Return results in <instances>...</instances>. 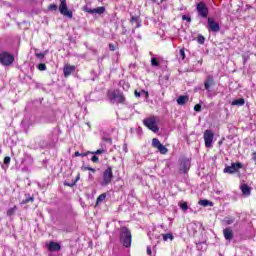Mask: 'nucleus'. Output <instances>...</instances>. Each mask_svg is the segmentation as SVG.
<instances>
[{"mask_svg": "<svg viewBox=\"0 0 256 256\" xmlns=\"http://www.w3.org/2000/svg\"><path fill=\"white\" fill-rule=\"evenodd\" d=\"M74 157H81V153H80L79 151H76V152L74 153Z\"/></svg>", "mask_w": 256, "mask_h": 256, "instance_id": "3c124183", "label": "nucleus"}, {"mask_svg": "<svg viewBox=\"0 0 256 256\" xmlns=\"http://www.w3.org/2000/svg\"><path fill=\"white\" fill-rule=\"evenodd\" d=\"M179 207L180 209H182V211H187L189 209V205L185 201H180Z\"/></svg>", "mask_w": 256, "mask_h": 256, "instance_id": "cd10ccee", "label": "nucleus"}, {"mask_svg": "<svg viewBox=\"0 0 256 256\" xmlns=\"http://www.w3.org/2000/svg\"><path fill=\"white\" fill-rule=\"evenodd\" d=\"M88 171H92V173H95L96 170L94 168L90 167V169Z\"/></svg>", "mask_w": 256, "mask_h": 256, "instance_id": "5fc2aeb1", "label": "nucleus"}, {"mask_svg": "<svg viewBox=\"0 0 256 256\" xmlns=\"http://www.w3.org/2000/svg\"><path fill=\"white\" fill-rule=\"evenodd\" d=\"M143 124L153 133H159V126H157V117H148L143 120Z\"/></svg>", "mask_w": 256, "mask_h": 256, "instance_id": "39448f33", "label": "nucleus"}, {"mask_svg": "<svg viewBox=\"0 0 256 256\" xmlns=\"http://www.w3.org/2000/svg\"><path fill=\"white\" fill-rule=\"evenodd\" d=\"M140 95H144L146 98L149 97V92L141 90Z\"/></svg>", "mask_w": 256, "mask_h": 256, "instance_id": "c03bdc74", "label": "nucleus"}, {"mask_svg": "<svg viewBox=\"0 0 256 256\" xmlns=\"http://www.w3.org/2000/svg\"><path fill=\"white\" fill-rule=\"evenodd\" d=\"M76 181H79V176L76 177Z\"/></svg>", "mask_w": 256, "mask_h": 256, "instance_id": "4d7b16f0", "label": "nucleus"}, {"mask_svg": "<svg viewBox=\"0 0 256 256\" xmlns=\"http://www.w3.org/2000/svg\"><path fill=\"white\" fill-rule=\"evenodd\" d=\"M147 255H152V251H151V247L150 246L147 247Z\"/></svg>", "mask_w": 256, "mask_h": 256, "instance_id": "09e8293b", "label": "nucleus"}, {"mask_svg": "<svg viewBox=\"0 0 256 256\" xmlns=\"http://www.w3.org/2000/svg\"><path fill=\"white\" fill-rule=\"evenodd\" d=\"M92 163H99V157H97L96 154H94L91 158Z\"/></svg>", "mask_w": 256, "mask_h": 256, "instance_id": "a19ab883", "label": "nucleus"}, {"mask_svg": "<svg viewBox=\"0 0 256 256\" xmlns=\"http://www.w3.org/2000/svg\"><path fill=\"white\" fill-rule=\"evenodd\" d=\"M200 245H203V243H198V244H197L198 249H199V246H200Z\"/></svg>", "mask_w": 256, "mask_h": 256, "instance_id": "6e6d98bb", "label": "nucleus"}, {"mask_svg": "<svg viewBox=\"0 0 256 256\" xmlns=\"http://www.w3.org/2000/svg\"><path fill=\"white\" fill-rule=\"evenodd\" d=\"M109 49L110 51H115V49H117V47L115 46V44H109Z\"/></svg>", "mask_w": 256, "mask_h": 256, "instance_id": "a18cd8bd", "label": "nucleus"}, {"mask_svg": "<svg viewBox=\"0 0 256 256\" xmlns=\"http://www.w3.org/2000/svg\"><path fill=\"white\" fill-rule=\"evenodd\" d=\"M89 153H91V152L80 153V157H87V155H89Z\"/></svg>", "mask_w": 256, "mask_h": 256, "instance_id": "8fccbe9b", "label": "nucleus"}, {"mask_svg": "<svg viewBox=\"0 0 256 256\" xmlns=\"http://www.w3.org/2000/svg\"><path fill=\"white\" fill-rule=\"evenodd\" d=\"M163 241H173V239L175 238L173 236V233H167V234H163Z\"/></svg>", "mask_w": 256, "mask_h": 256, "instance_id": "a878e982", "label": "nucleus"}, {"mask_svg": "<svg viewBox=\"0 0 256 256\" xmlns=\"http://www.w3.org/2000/svg\"><path fill=\"white\" fill-rule=\"evenodd\" d=\"M199 205H201L202 207H213V202L207 200V199H204V200H200L198 202Z\"/></svg>", "mask_w": 256, "mask_h": 256, "instance_id": "5701e85b", "label": "nucleus"}, {"mask_svg": "<svg viewBox=\"0 0 256 256\" xmlns=\"http://www.w3.org/2000/svg\"><path fill=\"white\" fill-rule=\"evenodd\" d=\"M231 105L234 107H243V105H245V99L239 98V99L233 100L231 102Z\"/></svg>", "mask_w": 256, "mask_h": 256, "instance_id": "4be33fe9", "label": "nucleus"}, {"mask_svg": "<svg viewBox=\"0 0 256 256\" xmlns=\"http://www.w3.org/2000/svg\"><path fill=\"white\" fill-rule=\"evenodd\" d=\"M48 251H61V245L57 242H50L48 244Z\"/></svg>", "mask_w": 256, "mask_h": 256, "instance_id": "aec40b11", "label": "nucleus"}, {"mask_svg": "<svg viewBox=\"0 0 256 256\" xmlns=\"http://www.w3.org/2000/svg\"><path fill=\"white\" fill-rule=\"evenodd\" d=\"M102 139L103 141H105L106 143H109L110 145L113 144V139H111V137L109 136H103Z\"/></svg>", "mask_w": 256, "mask_h": 256, "instance_id": "473e14b6", "label": "nucleus"}, {"mask_svg": "<svg viewBox=\"0 0 256 256\" xmlns=\"http://www.w3.org/2000/svg\"><path fill=\"white\" fill-rule=\"evenodd\" d=\"M194 111H196L197 113H199L201 111V104H196L194 106Z\"/></svg>", "mask_w": 256, "mask_h": 256, "instance_id": "79ce46f5", "label": "nucleus"}, {"mask_svg": "<svg viewBox=\"0 0 256 256\" xmlns=\"http://www.w3.org/2000/svg\"><path fill=\"white\" fill-rule=\"evenodd\" d=\"M134 95L135 97H141V92L135 90Z\"/></svg>", "mask_w": 256, "mask_h": 256, "instance_id": "de8ad7c7", "label": "nucleus"}, {"mask_svg": "<svg viewBox=\"0 0 256 256\" xmlns=\"http://www.w3.org/2000/svg\"><path fill=\"white\" fill-rule=\"evenodd\" d=\"M38 69L39 71H47V65H45V63H40Z\"/></svg>", "mask_w": 256, "mask_h": 256, "instance_id": "f704fd0d", "label": "nucleus"}, {"mask_svg": "<svg viewBox=\"0 0 256 256\" xmlns=\"http://www.w3.org/2000/svg\"><path fill=\"white\" fill-rule=\"evenodd\" d=\"M58 11L61 15H63V17L73 19V11H71L67 6V0H60Z\"/></svg>", "mask_w": 256, "mask_h": 256, "instance_id": "0eeeda50", "label": "nucleus"}, {"mask_svg": "<svg viewBox=\"0 0 256 256\" xmlns=\"http://www.w3.org/2000/svg\"><path fill=\"white\" fill-rule=\"evenodd\" d=\"M49 11H57V4H50L48 7Z\"/></svg>", "mask_w": 256, "mask_h": 256, "instance_id": "4c0bfd02", "label": "nucleus"}, {"mask_svg": "<svg viewBox=\"0 0 256 256\" xmlns=\"http://www.w3.org/2000/svg\"><path fill=\"white\" fill-rule=\"evenodd\" d=\"M89 169H91V167L85 165L82 166V171H89Z\"/></svg>", "mask_w": 256, "mask_h": 256, "instance_id": "49530a36", "label": "nucleus"}, {"mask_svg": "<svg viewBox=\"0 0 256 256\" xmlns=\"http://www.w3.org/2000/svg\"><path fill=\"white\" fill-rule=\"evenodd\" d=\"M138 21H139V16H132L130 19L131 23H138Z\"/></svg>", "mask_w": 256, "mask_h": 256, "instance_id": "ea45409f", "label": "nucleus"}, {"mask_svg": "<svg viewBox=\"0 0 256 256\" xmlns=\"http://www.w3.org/2000/svg\"><path fill=\"white\" fill-rule=\"evenodd\" d=\"M162 2L165 1V0H161Z\"/></svg>", "mask_w": 256, "mask_h": 256, "instance_id": "0e129e2a", "label": "nucleus"}, {"mask_svg": "<svg viewBox=\"0 0 256 256\" xmlns=\"http://www.w3.org/2000/svg\"><path fill=\"white\" fill-rule=\"evenodd\" d=\"M34 201H35V198L31 196V194L26 193L21 203L22 205H27V203H33Z\"/></svg>", "mask_w": 256, "mask_h": 256, "instance_id": "412c9836", "label": "nucleus"}, {"mask_svg": "<svg viewBox=\"0 0 256 256\" xmlns=\"http://www.w3.org/2000/svg\"><path fill=\"white\" fill-rule=\"evenodd\" d=\"M152 147L157 149L161 155H167V153H169V149H167V147H165V145H163L157 138L152 139Z\"/></svg>", "mask_w": 256, "mask_h": 256, "instance_id": "9b49d317", "label": "nucleus"}, {"mask_svg": "<svg viewBox=\"0 0 256 256\" xmlns=\"http://www.w3.org/2000/svg\"><path fill=\"white\" fill-rule=\"evenodd\" d=\"M22 123H25V120H23Z\"/></svg>", "mask_w": 256, "mask_h": 256, "instance_id": "680f3d73", "label": "nucleus"}, {"mask_svg": "<svg viewBox=\"0 0 256 256\" xmlns=\"http://www.w3.org/2000/svg\"><path fill=\"white\" fill-rule=\"evenodd\" d=\"M211 87H215V78L213 75H208L204 81V89L211 91Z\"/></svg>", "mask_w": 256, "mask_h": 256, "instance_id": "2eb2a0df", "label": "nucleus"}, {"mask_svg": "<svg viewBox=\"0 0 256 256\" xmlns=\"http://www.w3.org/2000/svg\"><path fill=\"white\" fill-rule=\"evenodd\" d=\"M14 61H15V56H13V54L7 51L0 52V63L4 67H9L10 65H13Z\"/></svg>", "mask_w": 256, "mask_h": 256, "instance_id": "20e7f679", "label": "nucleus"}, {"mask_svg": "<svg viewBox=\"0 0 256 256\" xmlns=\"http://www.w3.org/2000/svg\"><path fill=\"white\" fill-rule=\"evenodd\" d=\"M178 169L180 173H187L191 169V159L185 157L180 158Z\"/></svg>", "mask_w": 256, "mask_h": 256, "instance_id": "1a4fd4ad", "label": "nucleus"}, {"mask_svg": "<svg viewBox=\"0 0 256 256\" xmlns=\"http://www.w3.org/2000/svg\"><path fill=\"white\" fill-rule=\"evenodd\" d=\"M83 11H85V13H89L90 15H103V13H105V7L104 6H100L97 8H90L88 6H84L83 7Z\"/></svg>", "mask_w": 256, "mask_h": 256, "instance_id": "ddd939ff", "label": "nucleus"}, {"mask_svg": "<svg viewBox=\"0 0 256 256\" xmlns=\"http://www.w3.org/2000/svg\"><path fill=\"white\" fill-rule=\"evenodd\" d=\"M65 185H67L68 187H71V186H72L71 184H65Z\"/></svg>", "mask_w": 256, "mask_h": 256, "instance_id": "13d9d810", "label": "nucleus"}, {"mask_svg": "<svg viewBox=\"0 0 256 256\" xmlns=\"http://www.w3.org/2000/svg\"><path fill=\"white\" fill-rule=\"evenodd\" d=\"M208 31L212 33H219L221 31V26L211 17L208 18Z\"/></svg>", "mask_w": 256, "mask_h": 256, "instance_id": "4468645a", "label": "nucleus"}, {"mask_svg": "<svg viewBox=\"0 0 256 256\" xmlns=\"http://www.w3.org/2000/svg\"><path fill=\"white\" fill-rule=\"evenodd\" d=\"M223 235L226 241H232L233 240V230L231 227L225 228L223 230Z\"/></svg>", "mask_w": 256, "mask_h": 256, "instance_id": "dca6fc26", "label": "nucleus"}, {"mask_svg": "<svg viewBox=\"0 0 256 256\" xmlns=\"http://www.w3.org/2000/svg\"><path fill=\"white\" fill-rule=\"evenodd\" d=\"M154 3H157V0H152Z\"/></svg>", "mask_w": 256, "mask_h": 256, "instance_id": "bf43d9fd", "label": "nucleus"}, {"mask_svg": "<svg viewBox=\"0 0 256 256\" xmlns=\"http://www.w3.org/2000/svg\"><path fill=\"white\" fill-rule=\"evenodd\" d=\"M15 211H17V206H13L12 208L7 210V216L11 217L13 215H15Z\"/></svg>", "mask_w": 256, "mask_h": 256, "instance_id": "c85d7f7f", "label": "nucleus"}, {"mask_svg": "<svg viewBox=\"0 0 256 256\" xmlns=\"http://www.w3.org/2000/svg\"><path fill=\"white\" fill-rule=\"evenodd\" d=\"M196 11L202 19H207V17H209V8L203 1L196 4Z\"/></svg>", "mask_w": 256, "mask_h": 256, "instance_id": "6e6552de", "label": "nucleus"}, {"mask_svg": "<svg viewBox=\"0 0 256 256\" xmlns=\"http://www.w3.org/2000/svg\"><path fill=\"white\" fill-rule=\"evenodd\" d=\"M106 198H107V194L105 193L100 194L96 200L97 205H99V203H103V201H105Z\"/></svg>", "mask_w": 256, "mask_h": 256, "instance_id": "bb28decb", "label": "nucleus"}, {"mask_svg": "<svg viewBox=\"0 0 256 256\" xmlns=\"http://www.w3.org/2000/svg\"><path fill=\"white\" fill-rule=\"evenodd\" d=\"M239 169H243V163L235 162V163H232L230 166H226L224 168V173H228L229 175H233V173H238Z\"/></svg>", "mask_w": 256, "mask_h": 256, "instance_id": "9d476101", "label": "nucleus"}, {"mask_svg": "<svg viewBox=\"0 0 256 256\" xmlns=\"http://www.w3.org/2000/svg\"><path fill=\"white\" fill-rule=\"evenodd\" d=\"M139 27H141V22H138L136 25V29H139Z\"/></svg>", "mask_w": 256, "mask_h": 256, "instance_id": "864d4df0", "label": "nucleus"}, {"mask_svg": "<svg viewBox=\"0 0 256 256\" xmlns=\"http://www.w3.org/2000/svg\"><path fill=\"white\" fill-rule=\"evenodd\" d=\"M122 149H123L124 153H128L129 152V149L127 148V143L123 144Z\"/></svg>", "mask_w": 256, "mask_h": 256, "instance_id": "37998d69", "label": "nucleus"}, {"mask_svg": "<svg viewBox=\"0 0 256 256\" xmlns=\"http://www.w3.org/2000/svg\"><path fill=\"white\" fill-rule=\"evenodd\" d=\"M198 63H200V65H201V61H198Z\"/></svg>", "mask_w": 256, "mask_h": 256, "instance_id": "052dcab7", "label": "nucleus"}, {"mask_svg": "<svg viewBox=\"0 0 256 256\" xmlns=\"http://www.w3.org/2000/svg\"><path fill=\"white\" fill-rule=\"evenodd\" d=\"M240 190L242 191V195H244V197H249L251 195V187H249L247 184H242L240 186Z\"/></svg>", "mask_w": 256, "mask_h": 256, "instance_id": "a211bd4d", "label": "nucleus"}, {"mask_svg": "<svg viewBox=\"0 0 256 256\" xmlns=\"http://www.w3.org/2000/svg\"><path fill=\"white\" fill-rule=\"evenodd\" d=\"M107 150L105 148L98 149L94 152H91L92 155H102V153H106Z\"/></svg>", "mask_w": 256, "mask_h": 256, "instance_id": "c756f323", "label": "nucleus"}, {"mask_svg": "<svg viewBox=\"0 0 256 256\" xmlns=\"http://www.w3.org/2000/svg\"><path fill=\"white\" fill-rule=\"evenodd\" d=\"M75 71V66H71L69 64H66L63 68L64 77L71 76V73Z\"/></svg>", "mask_w": 256, "mask_h": 256, "instance_id": "f3484780", "label": "nucleus"}, {"mask_svg": "<svg viewBox=\"0 0 256 256\" xmlns=\"http://www.w3.org/2000/svg\"><path fill=\"white\" fill-rule=\"evenodd\" d=\"M226 225H233L235 223V218H225Z\"/></svg>", "mask_w": 256, "mask_h": 256, "instance_id": "72a5a7b5", "label": "nucleus"}, {"mask_svg": "<svg viewBox=\"0 0 256 256\" xmlns=\"http://www.w3.org/2000/svg\"><path fill=\"white\" fill-rule=\"evenodd\" d=\"M133 241V236L131 235V230L129 228L123 226L120 228V243L126 249L131 248V243Z\"/></svg>", "mask_w": 256, "mask_h": 256, "instance_id": "f257e3e1", "label": "nucleus"}, {"mask_svg": "<svg viewBox=\"0 0 256 256\" xmlns=\"http://www.w3.org/2000/svg\"><path fill=\"white\" fill-rule=\"evenodd\" d=\"M9 163H11V157L6 156L4 158V165H6V167H9Z\"/></svg>", "mask_w": 256, "mask_h": 256, "instance_id": "e433bc0d", "label": "nucleus"}, {"mask_svg": "<svg viewBox=\"0 0 256 256\" xmlns=\"http://www.w3.org/2000/svg\"><path fill=\"white\" fill-rule=\"evenodd\" d=\"M108 96L111 103H125V95H123V92L119 90L108 92Z\"/></svg>", "mask_w": 256, "mask_h": 256, "instance_id": "423d86ee", "label": "nucleus"}, {"mask_svg": "<svg viewBox=\"0 0 256 256\" xmlns=\"http://www.w3.org/2000/svg\"><path fill=\"white\" fill-rule=\"evenodd\" d=\"M252 159H253V161L255 162V165H256V152H254V153L252 154Z\"/></svg>", "mask_w": 256, "mask_h": 256, "instance_id": "603ef678", "label": "nucleus"}, {"mask_svg": "<svg viewBox=\"0 0 256 256\" xmlns=\"http://www.w3.org/2000/svg\"><path fill=\"white\" fill-rule=\"evenodd\" d=\"M38 59H45V55H47V52H41L35 54Z\"/></svg>", "mask_w": 256, "mask_h": 256, "instance_id": "c9c22d12", "label": "nucleus"}, {"mask_svg": "<svg viewBox=\"0 0 256 256\" xmlns=\"http://www.w3.org/2000/svg\"><path fill=\"white\" fill-rule=\"evenodd\" d=\"M213 137H215V134L212 130H205L204 132V141H205V147L207 149H210V147L213 146Z\"/></svg>", "mask_w": 256, "mask_h": 256, "instance_id": "f8f14e48", "label": "nucleus"}, {"mask_svg": "<svg viewBox=\"0 0 256 256\" xmlns=\"http://www.w3.org/2000/svg\"><path fill=\"white\" fill-rule=\"evenodd\" d=\"M113 168L108 166L102 173V181L100 182L101 187H107L113 182Z\"/></svg>", "mask_w": 256, "mask_h": 256, "instance_id": "7ed1b4c3", "label": "nucleus"}, {"mask_svg": "<svg viewBox=\"0 0 256 256\" xmlns=\"http://www.w3.org/2000/svg\"><path fill=\"white\" fill-rule=\"evenodd\" d=\"M197 41H198L199 45H203L205 43V36L199 35L197 38Z\"/></svg>", "mask_w": 256, "mask_h": 256, "instance_id": "2f4dec72", "label": "nucleus"}, {"mask_svg": "<svg viewBox=\"0 0 256 256\" xmlns=\"http://www.w3.org/2000/svg\"><path fill=\"white\" fill-rule=\"evenodd\" d=\"M89 177H92V175H91V174H89Z\"/></svg>", "mask_w": 256, "mask_h": 256, "instance_id": "e2e57ef3", "label": "nucleus"}, {"mask_svg": "<svg viewBox=\"0 0 256 256\" xmlns=\"http://www.w3.org/2000/svg\"><path fill=\"white\" fill-rule=\"evenodd\" d=\"M56 121L57 117L55 116V113H52L49 116H46L42 119L43 123H55Z\"/></svg>", "mask_w": 256, "mask_h": 256, "instance_id": "6ab92c4d", "label": "nucleus"}, {"mask_svg": "<svg viewBox=\"0 0 256 256\" xmlns=\"http://www.w3.org/2000/svg\"><path fill=\"white\" fill-rule=\"evenodd\" d=\"M150 63L152 67H159L161 59L157 57H152Z\"/></svg>", "mask_w": 256, "mask_h": 256, "instance_id": "393cba45", "label": "nucleus"}, {"mask_svg": "<svg viewBox=\"0 0 256 256\" xmlns=\"http://www.w3.org/2000/svg\"><path fill=\"white\" fill-rule=\"evenodd\" d=\"M182 21H187V23H191V16L183 15Z\"/></svg>", "mask_w": 256, "mask_h": 256, "instance_id": "58836bf2", "label": "nucleus"}, {"mask_svg": "<svg viewBox=\"0 0 256 256\" xmlns=\"http://www.w3.org/2000/svg\"><path fill=\"white\" fill-rule=\"evenodd\" d=\"M178 57H180L182 61H185V48L180 49Z\"/></svg>", "mask_w": 256, "mask_h": 256, "instance_id": "7c9ffc66", "label": "nucleus"}, {"mask_svg": "<svg viewBox=\"0 0 256 256\" xmlns=\"http://www.w3.org/2000/svg\"><path fill=\"white\" fill-rule=\"evenodd\" d=\"M59 141V134H57V130H53L51 134L48 135V140L40 141L41 149H45L46 147H55V143Z\"/></svg>", "mask_w": 256, "mask_h": 256, "instance_id": "f03ea898", "label": "nucleus"}, {"mask_svg": "<svg viewBox=\"0 0 256 256\" xmlns=\"http://www.w3.org/2000/svg\"><path fill=\"white\" fill-rule=\"evenodd\" d=\"M187 101H189V97L188 96H179L177 99V103L178 105H185V103H187Z\"/></svg>", "mask_w": 256, "mask_h": 256, "instance_id": "b1692460", "label": "nucleus"}]
</instances>
